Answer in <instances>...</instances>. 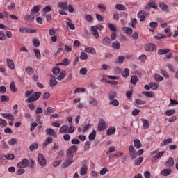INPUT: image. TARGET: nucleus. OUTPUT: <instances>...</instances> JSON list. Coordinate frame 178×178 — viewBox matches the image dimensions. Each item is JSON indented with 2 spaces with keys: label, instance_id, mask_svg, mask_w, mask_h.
<instances>
[{
  "label": "nucleus",
  "instance_id": "obj_1",
  "mask_svg": "<svg viewBox=\"0 0 178 178\" xmlns=\"http://www.w3.org/2000/svg\"><path fill=\"white\" fill-rule=\"evenodd\" d=\"M74 152H77V146L72 145L68 148L66 152L67 160H65L62 164V168H68V166H70V165L73 163Z\"/></svg>",
  "mask_w": 178,
  "mask_h": 178
},
{
  "label": "nucleus",
  "instance_id": "obj_2",
  "mask_svg": "<svg viewBox=\"0 0 178 178\" xmlns=\"http://www.w3.org/2000/svg\"><path fill=\"white\" fill-rule=\"evenodd\" d=\"M40 97H41L40 92H33L32 95L26 100V102L31 103L35 101H38Z\"/></svg>",
  "mask_w": 178,
  "mask_h": 178
},
{
  "label": "nucleus",
  "instance_id": "obj_3",
  "mask_svg": "<svg viewBox=\"0 0 178 178\" xmlns=\"http://www.w3.org/2000/svg\"><path fill=\"white\" fill-rule=\"evenodd\" d=\"M17 168H29L30 166V161L27 159H23L17 165Z\"/></svg>",
  "mask_w": 178,
  "mask_h": 178
},
{
  "label": "nucleus",
  "instance_id": "obj_4",
  "mask_svg": "<svg viewBox=\"0 0 178 178\" xmlns=\"http://www.w3.org/2000/svg\"><path fill=\"white\" fill-rule=\"evenodd\" d=\"M145 51L147 52H154V51H156V46L152 43L146 44L145 45Z\"/></svg>",
  "mask_w": 178,
  "mask_h": 178
},
{
  "label": "nucleus",
  "instance_id": "obj_5",
  "mask_svg": "<svg viewBox=\"0 0 178 178\" xmlns=\"http://www.w3.org/2000/svg\"><path fill=\"white\" fill-rule=\"evenodd\" d=\"M38 161L40 166L44 167L47 165V159H45V157H44V156L41 154H38Z\"/></svg>",
  "mask_w": 178,
  "mask_h": 178
},
{
  "label": "nucleus",
  "instance_id": "obj_6",
  "mask_svg": "<svg viewBox=\"0 0 178 178\" xmlns=\"http://www.w3.org/2000/svg\"><path fill=\"white\" fill-rule=\"evenodd\" d=\"M129 152L131 159H136L137 156V153L136 152V149H134V147L133 145L129 146Z\"/></svg>",
  "mask_w": 178,
  "mask_h": 178
},
{
  "label": "nucleus",
  "instance_id": "obj_7",
  "mask_svg": "<svg viewBox=\"0 0 178 178\" xmlns=\"http://www.w3.org/2000/svg\"><path fill=\"white\" fill-rule=\"evenodd\" d=\"M106 126V122H105V120L100 119L98 124V131H102V130H105Z\"/></svg>",
  "mask_w": 178,
  "mask_h": 178
},
{
  "label": "nucleus",
  "instance_id": "obj_8",
  "mask_svg": "<svg viewBox=\"0 0 178 178\" xmlns=\"http://www.w3.org/2000/svg\"><path fill=\"white\" fill-rule=\"evenodd\" d=\"M45 133L47 136H51V137H54V138H56L58 137V135H56V132L54 131L51 128H47L45 130Z\"/></svg>",
  "mask_w": 178,
  "mask_h": 178
},
{
  "label": "nucleus",
  "instance_id": "obj_9",
  "mask_svg": "<svg viewBox=\"0 0 178 178\" xmlns=\"http://www.w3.org/2000/svg\"><path fill=\"white\" fill-rule=\"evenodd\" d=\"M138 17L140 19V22H144L147 19V13L145 11H140L138 13Z\"/></svg>",
  "mask_w": 178,
  "mask_h": 178
},
{
  "label": "nucleus",
  "instance_id": "obj_10",
  "mask_svg": "<svg viewBox=\"0 0 178 178\" xmlns=\"http://www.w3.org/2000/svg\"><path fill=\"white\" fill-rule=\"evenodd\" d=\"M111 38L109 37H105L102 40V45H104V47H108V45H111Z\"/></svg>",
  "mask_w": 178,
  "mask_h": 178
},
{
  "label": "nucleus",
  "instance_id": "obj_11",
  "mask_svg": "<svg viewBox=\"0 0 178 178\" xmlns=\"http://www.w3.org/2000/svg\"><path fill=\"white\" fill-rule=\"evenodd\" d=\"M52 141H54V138H52L51 136L47 137L42 145V147L44 149L47 148V145H48V144H51Z\"/></svg>",
  "mask_w": 178,
  "mask_h": 178
},
{
  "label": "nucleus",
  "instance_id": "obj_12",
  "mask_svg": "<svg viewBox=\"0 0 178 178\" xmlns=\"http://www.w3.org/2000/svg\"><path fill=\"white\" fill-rule=\"evenodd\" d=\"M165 154V152H160L157 153L154 157L152 159V162H155L157 159H159V158H162L163 155Z\"/></svg>",
  "mask_w": 178,
  "mask_h": 178
},
{
  "label": "nucleus",
  "instance_id": "obj_13",
  "mask_svg": "<svg viewBox=\"0 0 178 178\" xmlns=\"http://www.w3.org/2000/svg\"><path fill=\"white\" fill-rule=\"evenodd\" d=\"M175 165V159L172 157H170L169 159L165 163V166L167 168H172Z\"/></svg>",
  "mask_w": 178,
  "mask_h": 178
},
{
  "label": "nucleus",
  "instance_id": "obj_14",
  "mask_svg": "<svg viewBox=\"0 0 178 178\" xmlns=\"http://www.w3.org/2000/svg\"><path fill=\"white\" fill-rule=\"evenodd\" d=\"M141 120L143 122V126L144 130H148V129H149V121L144 118H142Z\"/></svg>",
  "mask_w": 178,
  "mask_h": 178
},
{
  "label": "nucleus",
  "instance_id": "obj_15",
  "mask_svg": "<svg viewBox=\"0 0 178 178\" xmlns=\"http://www.w3.org/2000/svg\"><path fill=\"white\" fill-rule=\"evenodd\" d=\"M84 51L85 52H87V54H92V55H97V51H95V49L92 47H86Z\"/></svg>",
  "mask_w": 178,
  "mask_h": 178
},
{
  "label": "nucleus",
  "instance_id": "obj_16",
  "mask_svg": "<svg viewBox=\"0 0 178 178\" xmlns=\"http://www.w3.org/2000/svg\"><path fill=\"white\" fill-rule=\"evenodd\" d=\"M92 33L95 38L97 39L99 38V33H98V30L97 29V26H92L91 27Z\"/></svg>",
  "mask_w": 178,
  "mask_h": 178
},
{
  "label": "nucleus",
  "instance_id": "obj_17",
  "mask_svg": "<svg viewBox=\"0 0 178 178\" xmlns=\"http://www.w3.org/2000/svg\"><path fill=\"white\" fill-rule=\"evenodd\" d=\"M116 133V128L115 127H111L107 129L106 136H112Z\"/></svg>",
  "mask_w": 178,
  "mask_h": 178
},
{
  "label": "nucleus",
  "instance_id": "obj_18",
  "mask_svg": "<svg viewBox=\"0 0 178 178\" xmlns=\"http://www.w3.org/2000/svg\"><path fill=\"white\" fill-rule=\"evenodd\" d=\"M6 62H7L8 67H9V69H10L11 70H14L15 63H13V60L8 58L6 60Z\"/></svg>",
  "mask_w": 178,
  "mask_h": 178
},
{
  "label": "nucleus",
  "instance_id": "obj_19",
  "mask_svg": "<svg viewBox=\"0 0 178 178\" xmlns=\"http://www.w3.org/2000/svg\"><path fill=\"white\" fill-rule=\"evenodd\" d=\"M61 134H65V133H69V127L67 125H63L59 130Z\"/></svg>",
  "mask_w": 178,
  "mask_h": 178
},
{
  "label": "nucleus",
  "instance_id": "obj_20",
  "mask_svg": "<svg viewBox=\"0 0 178 178\" xmlns=\"http://www.w3.org/2000/svg\"><path fill=\"white\" fill-rule=\"evenodd\" d=\"M134 144L135 148H136L137 149H140V148L143 147V144H141V141H140V140L138 139H136L134 141Z\"/></svg>",
  "mask_w": 178,
  "mask_h": 178
},
{
  "label": "nucleus",
  "instance_id": "obj_21",
  "mask_svg": "<svg viewBox=\"0 0 178 178\" xmlns=\"http://www.w3.org/2000/svg\"><path fill=\"white\" fill-rule=\"evenodd\" d=\"M121 75L122 77H124V79H127V77H129L130 75V70L125 68L124 70L121 72Z\"/></svg>",
  "mask_w": 178,
  "mask_h": 178
},
{
  "label": "nucleus",
  "instance_id": "obj_22",
  "mask_svg": "<svg viewBox=\"0 0 178 178\" xmlns=\"http://www.w3.org/2000/svg\"><path fill=\"white\" fill-rule=\"evenodd\" d=\"M97 136V131L93 130L88 136V139L90 141H94L95 140V137Z\"/></svg>",
  "mask_w": 178,
  "mask_h": 178
},
{
  "label": "nucleus",
  "instance_id": "obj_23",
  "mask_svg": "<svg viewBox=\"0 0 178 178\" xmlns=\"http://www.w3.org/2000/svg\"><path fill=\"white\" fill-rule=\"evenodd\" d=\"M173 143V140L172 138H168L163 141L161 143V147H163V145H169V144H172Z\"/></svg>",
  "mask_w": 178,
  "mask_h": 178
},
{
  "label": "nucleus",
  "instance_id": "obj_24",
  "mask_svg": "<svg viewBox=\"0 0 178 178\" xmlns=\"http://www.w3.org/2000/svg\"><path fill=\"white\" fill-rule=\"evenodd\" d=\"M1 116L6 119H9V120H15V117L10 113H1Z\"/></svg>",
  "mask_w": 178,
  "mask_h": 178
},
{
  "label": "nucleus",
  "instance_id": "obj_25",
  "mask_svg": "<svg viewBox=\"0 0 178 178\" xmlns=\"http://www.w3.org/2000/svg\"><path fill=\"white\" fill-rule=\"evenodd\" d=\"M40 9H41V6L40 5L33 7L31 11V15H35V13H38L40 12Z\"/></svg>",
  "mask_w": 178,
  "mask_h": 178
},
{
  "label": "nucleus",
  "instance_id": "obj_26",
  "mask_svg": "<svg viewBox=\"0 0 178 178\" xmlns=\"http://www.w3.org/2000/svg\"><path fill=\"white\" fill-rule=\"evenodd\" d=\"M143 161H144V157H139L134 160V163L136 166H140L143 163Z\"/></svg>",
  "mask_w": 178,
  "mask_h": 178
},
{
  "label": "nucleus",
  "instance_id": "obj_27",
  "mask_svg": "<svg viewBox=\"0 0 178 178\" xmlns=\"http://www.w3.org/2000/svg\"><path fill=\"white\" fill-rule=\"evenodd\" d=\"M69 66L70 65V60L67 58H64L61 63L57 64L58 66Z\"/></svg>",
  "mask_w": 178,
  "mask_h": 178
},
{
  "label": "nucleus",
  "instance_id": "obj_28",
  "mask_svg": "<svg viewBox=\"0 0 178 178\" xmlns=\"http://www.w3.org/2000/svg\"><path fill=\"white\" fill-rule=\"evenodd\" d=\"M58 8H60L61 9H63V10H67V3H63V2H60L58 3Z\"/></svg>",
  "mask_w": 178,
  "mask_h": 178
},
{
  "label": "nucleus",
  "instance_id": "obj_29",
  "mask_svg": "<svg viewBox=\"0 0 178 178\" xmlns=\"http://www.w3.org/2000/svg\"><path fill=\"white\" fill-rule=\"evenodd\" d=\"M115 9H117V10H120V12H122V10H127V8L122 4H117L115 6Z\"/></svg>",
  "mask_w": 178,
  "mask_h": 178
},
{
  "label": "nucleus",
  "instance_id": "obj_30",
  "mask_svg": "<svg viewBox=\"0 0 178 178\" xmlns=\"http://www.w3.org/2000/svg\"><path fill=\"white\" fill-rule=\"evenodd\" d=\"M88 170V168H87V165H83L82 168H81L80 174L81 176H85V175H87Z\"/></svg>",
  "mask_w": 178,
  "mask_h": 178
},
{
  "label": "nucleus",
  "instance_id": "obj_31",
  "mask_svg": "<svg viewBox=\"0 0 178 178\" xmlns=\"http://www.w3.org/2000/svg\"><path fill=\"white\" fill-rule=\"evenodd\" d=\"M172 173V169L168 168V169H164L161 171V175L163 176H169Z\"/></svg>",
  "mask_w": 178,
  "mask_h": 178
},
{
  "label": "nucleus",
  "instance_id": "obj_32",
  "mask_svg": "<svg viewBox=\"0 0 178 178\" xmlns=\"http://www.w3.org/2000/svg\"><path fill=\"white\" fill-rule=\"evenodd\" d=\"M112 48H113V49H117V50L120 49V42H119V41L113 42L112 43Z\"/></svg>",
  "mask_w": 178,
  "mask_h": 178
},
{
  "label": "nucleus",
  "instance_id": "obj_33",
  "mask_svg": "<svg viewBox=\"0 0 178 178\" xmlns=\"http://www.w3.org/2000/svg\"><path fill=\"white\" fill-rule=\"evenodd\" d=\"M117 95H118V94L115 91L109 92L108 98H109L110 101L112 100V99H115V98H116Z\"/></svg>",
  "mask_w": 178,
  "mask_h": 178
},
{
  "label": "nucleus",
  "instance_id": "obj_34",
  "mask_svg": "<svg viewBox=\"0 0 178 178\" xmlns=\"http://www.w3.org/2000/svg\"><path fill=\"white\" fill-rule=\"evenodd\" d=\"M154 77L155 81H157V83H159L163 81V78L159 74H155Z\"/></svg>",
  "mask_w": 178,
  "mask_h": 178
},
{
  "label": "nucleus",
  "instance_id": "obj_35",
  "mask_svg": "<svg viewBox=\"0 0 178 178\" xmlns=\"http://www.w3.org/2000/svg\"><path fill=\"white\" fill-rule=\"evenodd\" d=\"M50 83V87H55L56 84H58V81L56 79H55V77L54 76H51V79L49 81Z\"/></svg>",
  "mask_w": 178,
  "mask_h": 178
},
{
  "label": "nucleus",
  "instance_id": "obj_36",
  "mask_svg": "<svg viewBox=\"0 0 178 178\" xmlns=\"http://www.w3.org/2000/svg\"><path fill=\"white\" fill-rule=\"evenodd\" d=\"M137 81H138V76L137 75H134L131 77V84H136Z\"/></svg>",
  "mask_w": 178,
  "mask_h": 178
},
{
  "label": "nucleus",
  "instance_id": "obj_37",
  "mask_svg": "<svg viewBox=\"0 0 178 178\" xmlns=\"http://www.w3.org/2000/svg\"><path fill=\"white\" fill-rule=\"evenodd\" d=\"M25 71L29 76H31V74H34V70L30 66H28L25 68Z\"/></svg>",
  "mask_w": 178,
  "mask_h": 178
},
{
  "label": "nucleus",
  "instance_id": "obj_38",
  "mask_svg": "<svg viewBox=\"0 0 178 178\" xmlns=\"http://www.w3.org/2000/svg\"><path fill=\"white\" fill-rule=\"evenodd\" d=\"M54 108L49 106V107H47V111L44 113L45 116H48L49 113H54Z\"/></svg>",
  "mask_w": 178,
  "mask_h": 178
},
{
  "label": "nucleus",
  "instance_id": "obj_39",
  "mask_svg": "<svg viewBox=\"0 0 178 178\" xmlns=\"http://www.w3.org/2000/svg\"><path fill=\"white\" fill-rule=\"evenodd\" d=\"M170 52V49H159L158 51V54L159 55H165L168 53Z\"/></svg>",
  "mask_w": 178,
  "mask_h": 178
},
{
  "label": "nucleus",
  "instance_id": "obj_40",
  "mask_svg": "<svg viewBox=\"0 0 178 178\" xmlns=\"http://www.w3.org/2000/svg\"><path fill=\"white\" fill-rule=\"evenodd\" d=\"M52 73L54 76H58V74L60 73V69L59 68V67H56L53 68Z\"/></svg>",
  "mask_w": 178,
  "mask_h": 178
},
{
  "label": "nucleus",
  "instance_id": "obj_41",
  "mask_svg": "<svg viewBox=\"0 0 178 178\" xmlns=\"http://www.w3.org/2000/svg\"><path fill=\"white\" fill-rule=\"evenodd\" d=\"M66 76V72L63 71L61 73H60L59 76L57 77V80L60 81V80H63L65 77Z\"/></svg>",
  "mask_w": 178,
  "mask_h": 178
},
{
  "label": "nucleus",
  "instance_id": "obj_42",
  "mask_svg": "<svg viewBox=\"0 0 178 178\" xmlns=\"http://www.w3.org/2000/svg\"><path fill=\"white\" fill-rule=\"evenodd\" d=\"M175 109L166 110L165 115H166V116H172V115H175Z\"/></svg>",
  "mask_w": 178,
  "mask_h": 178
},
{
  "label": "nucleus",
  "instance_id": "obj_43",
  "mask_svg": "<svg viewBox=\"0 0 178 178\" xmlns=\"http://www.w3.org/2000/svg\"><path fill=\"white\" fill-rule=\"evenodd\" d=\"M159 8L162 9V10H164V12H168V5L165 4V3H159Z\"/></svg>",
  "mask_w": 178,
  "mask_h": 178
},
{
  "label": "nucleus",
  "instance_id": "obj_44",
  "mask_svg": "<svg viewBox=\"0 0 178 178\" xmlns=\"http://www.w3.org/2000/svg\"><path fill=\"white\" fill-rule=\"evenodd\" d=\"M10 88L12 92H16L17 91V88H16V85L15 84V82H11L10 85Z\"/></svg>",
  "mask_w": 178,
  "mask_h": 178
},
{
  "label": "nucleus",
  "instance_id": "obj_45",
  "mask_svg": "<svg viewBox=\"0 0 178 178\" xmlns=\"http://www.w3.org/2000/svg\"><path fill=\"white\" fill-rule=\"evenodd\" d=\"M122 31H124L126 34H131L133 33V29L129 27H123Z\"/></svg>",
  "mask_w": 178,
  "mask_h": 178
},
{
  "label": "nucleus",
  "instance_id": "obj_46",
  "mask_svg": "<svg viewBox=\"0 0 178 178\" xmlns=\"http://www.w3.org/2000/svg\"><path fill=\"white\" fill-rule=\"evenodd\" d=\"M79 58L81 60H87L88 56L85 52H81Z\"/></svg>",
  "mask_w": 178,
  "mask_h": 178
},
{
  "label": "nucleus",
  "instance_id": "obj_47",
  "mask_svg": "<svg viewBox=\"0 0 178 178\" xmlns=\"http://www.w3.org/2000/svg\"><path fill=\"white\" fill-rule=\"evenodd\" d=\"M142 94L148 98H152L154 97V92H143Z\"/></svg>",
  "mask_w": 178,
  "mask_h": 178
},
{
  "label": "nucleus",
  "instance_id": "obj_48",
  "mask_svg": "<svg viewBox=\"0 0 178 178\" xmlns=\"http://www.w3.org/2000/svg\"><path fill=\"white\" fill-rule=\"evenodd\" d=\"M33 52L37 58V59H41V53L40 52V49H35Z\"/></svg>",
  "mask_w": 178,
  "mask_h": 178
},
{
  "label": "nucleus",
  "instance_id": "obj_49",
  "mask_svg": "<svg viewBox=\"0 0 178 178\" xmlns=\"http://www.w3.org/2000/svg\"><path fill=\"white\" fill-rule=\"evenodd\" d=\"M110 101V104L113 105V106H119V101L118 99H113Z\"/></svg>",
  "mask_w": 178,
  "mask_h": 178
},
{
  "label": "nucleus",
  "instance_id": "obj_50",
  "mask_svg": "<svg viewBox=\"0 0 178 178\" xmlns=\"http://www.w3.org/2000/svg\"><path fill=\"white\" fill-rule=\"evenodd\" d=\"M89 104H90V105H92V106H97L98 101H97V99H90L89 100Z\"/></svg>",
  "mask_w": 178,
  "mask_h": 178
},
{
  "label": "nucleus",
  "instance_id": "obj_51",
  "mask_svg": "<svg viewBox=\"0 0 178 178\" xmlns=\"http://www.w3.org/2000/svg\"><path fill=\"white\" fill-rule=\"evenodd\" d=\"M30 151H35V149H38V144L34 143L30 145L29 147Z\"/></svg>",
  "mask_w": 178,
  "mask_h": 178
},
{
  "label": "nucleus",
  "instance_id": "obj_52",
  "mask_svg": "<svg viewBox=\"0 0 178 178\" xmlns=\"http://www.w3.org/2000/svg\"><path fill=\"white\" fill-rule=\"evenodd\" d=\"M91 142L86 141L84 144V151H88L90 148Z\"/></svg>",
  "mask_w": 178,
  "mask_h": 178
},
{
  "label": "nucleus",
  "instance_id": "obj_53",
  "mask_svg": "<svg viewBox=\"0 0 178 178\" xmlns=\"http://www.w3.org/2000/svg\"><path fill=\"white\" fill-rule=\"evenodd\" d=\"M1 147L3 148V149H9V146H8V144H6V142L4 140L1 142Z\"/></svg>",
  "mask_w": 178,
  "mask_h": 178
},
{
  "label": "nucleus",
  "instance_id": "obj_54",
  "mask_svg": "<svg viewBox=\"0 0 178 178\" xmlns=\"http://www.w3.org/2000/svg\"><path fill=\"white\" fill-rule=\"evenodd\" d=\"M135 102L136 104H137V105H145L147 104L146 101L138 99H136L135 100Z\"/></svg>",
  "mask_w": 178,
  "mask_h": 178
},
{
  "label": "nucleus",
  "instance_id": "obj_55",
  "mask_svg": "<svg viewBox=\"0 0 178 178\" xmlns=\"http://www.w3.org/2000/svg\"><path fill=\"white\" fill-rule=\"evenodd\" d=\"M149 86L152 90H158V84H156V83L152 82L149 83Z\"/></svg>",
  "mask_w": 178,
  "mask_h": 178
},
{
  "label": "nucleus",
  "instance_id": "obj_56",
  "mask_svg": "<svg viewBox=\"0 0 178 178\" xmlns=\"http://www.w3.org/2000/svg\"><path fill=\"white\" fill-rule=\"evenodd\" d=\"M25 172H26V170H24V169L19 168V169H18L16 171V175H17L18 176H22V175L25 173Z\"/></svg>",
  "mask_w": 178,
  "mask_h": 178
},
{
  "label": "nucleus",
  "instance_id": "obj_57",
  "mask_svg": "<svg viewBox=\"0 0 178 178\" xmlns=\"http://www.w3.org/2000/svg\"><path fill=\"white\" fill-rule=\"evenodd\" d=\"M140 112H141V110L136 108L133 110V111L131 112V115L132 116H137L140 114Z\"/></svg>",
  "mask_w": 178,
  "mask_h": 178
},
{
  "label": "nucleus",
  "instance_id": "obj_58",
  "mask_svg": "<svg viewBox=\"0 0 178 178\" xmlns=\"http://www.w3.org/2000/svg\"><path fill=\"white\" fill-rule=\"evenodd\" d=\"M97 8H99V9H101L102 13H104V12L106 10V7L104 4H98Z\"/></svg>",
  "mask_w": 178,
  "mask_h": 178
},
{
  "label": "nucleus",
  "instance_id": "obj_59",
  "mask_svg": "<svg viewBox=\"0 0 178 178\" xmlns=\"http://www.w3.org/2000/svg\"><path fill=\"white\" fill-rule=\"evenodd\" d=\"M161 74H162V76H163V77H165L166 79H169V75L168 74V72H166V70L161 69Z\"/></svg>",
  "mask_w": 178,
  "mask_h": 178
},
{
  "label": "nucleus",
  "instance_id": "obj_60",
  "mask_svg": "<svg viewBox=\"0 0 178 178\" xmlns=\"http://www.w3.org/2000/svg\"><path fill=\"white\" fill-rule=\"evenodd\" d=\"M154 38L155 40H161V39L166 38V35L161 33H159L156 36L154 37Z\"/></svg>",
  "mask_w": 178,
  "mask_h": 178
},
{
  "label": "nucleus",
  "instance_id": "obj_61",
  "mask_svg": "<svg viewBox=\"0 0 178 178\" xmlns=\"http://www.w3.org/2000/svg\"><path fill=\"white\" fill-rule=\"evenodd\" d=\"M9 145H15V144H17V140L16 138H12L8 140Z\"/></svg>",
  "mask_w": 178,
  "mask_h": 178
},
{
  "label": "nucleus",
  "instance_id": "obj_62",
  "mask_svg": "<svg viewBox=\"0 0 178 178\" xmlns=\"http://www.w3.org/2000/svg\"><path fill=\"white\" fill-rule=\"evenodd\" d=\"M108 29L111 31L116 32V27L113 24L108 23Z\"/></svg>",
  "mask_w": 178,
  "mask_h": 178
},
{
  "label": "nucleus",
  "instance_id": "obj_63",
  "mask_svg": "<svg viewBox=\"0 0 178 178\" xmlns=\"http://www.w3.org/2000/svg\"><path fill=\"white\" fill-rule=\"evenodd\" d=\"M67 26H68V27H69V29H70V30H75V29H76V26H74L73 23L70 22H67Z\"/></svg>",
  "mask_w": 178,
  "mask_h": 178
},
{
  "label": "nucleus",
  "instance_id": "obj_64",
  "mask_svg": "<svg viewBox=\"0 0 178 178\" xmlns=\"http://www.w3.org/2000/svg\"><path fill=\"white\" fill-rule=\"evenodd\" d=\"M149 26L151 29H156V27H158V22H150Z\"/></svg>",
  "mask_w": 178,
  "mask_h": 178
}]
</instances>
